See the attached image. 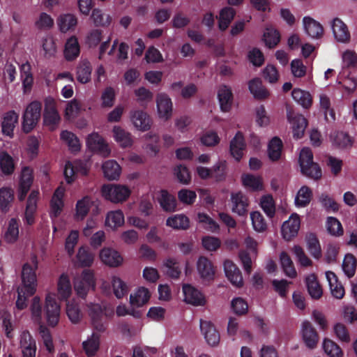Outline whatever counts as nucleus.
Returning <instances> with one entry per match:
<instances>
[{
  "label": "nucleus",
  "instance_id": "obj_1",
  "mask_svg": "<svg viewBox=\"0 0 357 357\" xmlns=\"http://www.w3.org/2000/svg\"><path fill=\"white\" fill-rule=\"evenodd\" d=\"M31 263H25L22 270V287L17 289V299L16 307L18 310H24L27 306V298L33 296L36 291L37 279L36 271L38 268V258L36 255L31 257Z\"/></svg>",
  "mask_w": 357,
  "mask_h": 357
},
{
  "label": "nucleus",
  "instance_id": "obj_2",
  "mask_svg": "<svg viewBox=\"0 0 357 357\" xmlns=\"http://www.w3.org/2000/svg\"><path fill=\"white\" fill-rule=\"evenodd\" d=\"M42 104L40 101L31 102L26 107L22 121L24 132L29 133L36 126L41 117Z\"/></svg>",
  "mask_w": 357,
  "mask_h": 357
},
{
  "label": "nucleus",
  "instance_id": "obj_3",
  "mask_svg": "<svg viewBox=\"0 0 357 357\" xmlns=\"http://www.w3.org/2000/svg\"><path fill=\"white\" fill-rule=\"evenodd\" d=\"M102 197L114 203L122 202L130 196V189L121 185L105 184L101 188Z\"/></svg>",
  "mask_w": 357,
  "mask_h": 357
},
{
  "label": "nucleus",
  "instance_id": "obj_4",
  "mask_svg": "<svg viewBox=\"0 0 357 357\" xmlns=\"http://www.w3.org/2000/svg\"><path fill=\"white\" fill-rule=\"evenodd\" d=\"M96 280L92 271L85 269L82 271L79 278L74 282L75 290L82 298H85L90 289L94 290Z\"/></svg>",
  "mask_w": 357,
  "mask_h": 357
},
{
  "label": "nucleus",
  "instance_id": "obj_5",
  "mask_svg": "<svg viewBox=\"0 0 357 357\" xmlns=\"http://www.w3.org/2000/svg\"><path fill=\"white\" fill-rule=\"evenodd\" d=\"M43 124L49 127L51 130L56 129L59 125L61 117L56 108V103L54 98L47 97L45 99L43 112Z\"/></svg>",
  "mask_w": 357,
  "mask_h": 357
},
{
  "label": "nucleus",
  "instance_id": "obj_6",
  "mask_svg": "<svg viewBox=\"0 0 357 357\" xmlns=\"http://www.w3.org/2000/svg\"><path fill=\"white\" fill-rule=\"evenodd\" d=\"M88 310L93 328L98 332H104L106 330L107 321L105 307L100 304L90 303Z\"/></svg>",
  "mask_w": 357,
  "mask_h": 357
},
{
  "label": "nucleus",
  "instance_id": "obj_7",
  "mask_svg": "<svg viewBox=\"0 0 357 357\" xmlns=\"http://www.w3.org/2000/svg\"><path fill=\"white\" fill-rule=\"evenodd\" d=\"M33 182V170L29 166L22 168L19 183L17 189V198L20 202L25 199Z\"/></svg>",
  "mask_w": 357,
  "mask_h": 357
},
{
  "label": "nucleus",
  "instance_id": "obj_8",
  "mask_svg": "<svg viewBox=\"0 0 357 357\" xmlns=\"http://www.w3.org/2000/svg\"><path fill=\"white\" fill-rule=\"evenodd\" d=\"M61 307L54 296L47 294L45 298V313L48 326H56L59 321Z\"/></svg>",
  "mask_w": 357,
  "mask_h": 357
},
{
  "label": "nucleus",
  "instance_id": "obj_9",
  "mask_svg": "<svg viewBox=\"0 0 357 357\" xmlns=\"http://www.w3.org/2000/svg\"><path fill=\"white\" fill-rule=\"evenodd\" d=\"M86 145L90 150L103 157H107L110 154L108 144L102 137L97 132H93L88 136Z\"/></svg>",
  "mask_w": 357,
  "mask_h": 357
},
{
  "label": "nucleus",
  "instance_id": "obj_10",
  "mask_svg": "<svg viewBox=\"0 0 357 357\" xmlns=\"http://www.w3.org/2000/svg\"><path fill=\"white\" fill-rule=\"evenodd\" d=\"M39 191L33 190L29 194L24 211V221L28 225H33L36 221L37 202L39 197Z\"/></svg>",
  "mask_w": 357,
  "mask_h": 357
},
{
  "label": "nucleus",
  "instance_id": "obj_11",
  "mask_svg": "<svg viewBox=\"0 0 357 357\" xmlns=\"http://www.w3.org/2000/svg\"><path fill=\"white\" fill-rule=\"evenodd\" d=\"M301 220L298 215L292 214L288 220L284 222L281 227L282 237L286 241H291L298 232Z\"/></svg>",
  "mask_w": 357,
  "mask_h": 357
},
{
  "label": "nucleus",
  "instance_id": "obj_12",
  "mask_svg": "<svg viewBox=\"0 0 357 357\" xmlns=\"http://www.w3.org/2000/svg\"><path fill=\"white\" fill-rule=\"evenodd\" d=\"M224 270L226 277L234 286L243 287V280L241 271L232 261L227 259L224 261Z\"/></svg>",
  "mask_w": 357,
  "mask_h": 357
},
{
  "label": "nucleus",
  "instance_id": "obj_13",
  "mask_svg": "<svg viewBox=\"0 0 357 357\" xmlns=\"http://www.w3.org/2000/svg\"><path fill=\"white\" fill-rule=\"evenodd\" d=\"M303 340L307 348L314 349L319 341V335L309 321H304L301 326Z\"/></svg>",
  "mask_w": 357,
  "mask_h": 357
},
{
  "label": "nucleus",
  "instance_id": "obj_14",
  "mask_svg": "<svg viewBox=\"0 0 357 357\" xmlns=\"http://www.w3.org/2000/svg\"><path fill=\"white\" fill-rule=\"evenodd\" d=\"M20 346L22 357H36L37 349L36 340L29 331H24L20 335Z\"/></svg>",
  "mask_w": 357,
  "mask_h": 357
},
{
  "label": "nucleus",
  "instance_id": "obj_15",
  "mask_svg": "<svg viewBox=\"0 0 357 357\" xmlns=\"http://www.w3.org/2000/svg\"><path fill=\"white\" fill-rule=\"evenodd\" d=\"M95 255L88 246L82 245L79 248L73 264L76 267L89 268L94 261Z\"/></svg>",
  "mask_w": 357,
  "mask_h": 357
},
{
  "label": "nucleus",
  "instance_id": "obj_16",
  "mask_svg": "<svg viewBox=\"0 0 357 357\" xmlns=\"http://www.w3.org/2000/svg\"><path fill=\"white\" fill-rule=\"evenodd\" d=\"M19 115L14 110L6 112L1 122V131L3 135L10 138L14 137V129L18 123Z\"/></svg>",
  "mask_w": 357,
  "mask_h": 357
},
{
  "label": "nucleus",
  "instance_id": "obj_17",
  "mask_svg": "<svg viewBox=\"0 0 357 357\" xmlns=\"http://www.w3.org/2000/svg\"><path fill=\"white\" fill-rule=\"evenodd\" d=\"M200 329L209 345L214 347L219 343L220 339L219 332L211 321L201 319Z\"/></svg>",
  "mask_w": 357,
  "mask_h": 357
},
{
  "label": "nucleus",
  "instance_id": "obj_18",
  "mask_svg": "<svg viewBox=\"0 0 357 357\" xmlns=\"http://www.w3.org/2000/svg\"><path fill=\"white\" fill-rule=\"evenodd\" d=\"M184 301L195 306L204 305L205 298L203 294L190 284L183 286Z\"/></svg>",
  "mask_w": 357,
  "mask_h": 357
},
{
  "label": "nucleus",
  "instance_id": "obj_19",
  "mask_svg": "<svg viewBox=\"0 0 357 357\" xmlns=\"http://www.w3.org/2000/svg\"><path fill=\"white\" fill-rule=\"evenodd\" d=\"M15 200V192L11 187L4 186L0 188V212L6 215L13 206Z\"/></svg>",
  "mask_w": 357,
  "mask_h": 357
},
{
  "label": "nucleus",
  "instance_id": "obj_20",
  "mask_svg": "<svg viewBox=\"0 0 357 357\" xmlns=\"http://www.w3.org/2000/svg\"><path fill=\"white\" fill-rule=\"evenodd\" d=\"M130 118L135 127L139 130L146 131L151 127V119L146 112L142 110H135L131 112Z\"/></svg>",
  "mask_w": 357,
  "mask_h": 357
},
{
  "label": "nucleus",
  "instance_id": "obj_21",
  "mask_svg": "<svg viewBox=\"0 0 357 357\" xmlns=\"http://www.w3.org/2000/svg\"><path fill=\"white\" fill-rule=\"evenodd\" d=\"M92 65L86 59H81L76 67V79L77 82L85 84L91 79Z\"/></svg>",
  "mask_w": 357,
  "mask_h": 357
},
{
  "label": "nucleus",
  "instance_id": "obj_22",
  "mask_svg": "<svg viewBox=\"0 0 357 357\" xmlns=\"http://www.w3.org/2000/svg\"><path fill=\"white\" fill-rule=\"evenodd\" d=\"M159 116L168 119L172 114V102L171 98L165 93H159L156 99Z\"/></svg>",
  "mask_w": 357,
  "mask_h": 357
},
{
  "label": "nucleus",
  "instance_id": "obj_23",
  "mask_svg": "<svg viewBox=\"0 0 357 357\" xmlns=\"http://www.w3.org/2000/svg\"><path fill=\"white\" fill-rule=\"evenodd\" d=\"M100 258L105 264L110 267H117L123 261V257L119 252L109 248H104L100 250Z\"/></svg>",
  "mask_w": 357,
  "mask_h": 357
},
{
  "label": "nucleus",
  "instance_id": "obj_24",
  "mask_svg": "<svg viewBox=\"0 0 357 357\" xmlns=\"http://www.w3.org/2000/svg\"><path fill=\"white\" fill-rule=\"evenodd\" d=\"M197 271L201 278L205 280H213L215 270L212 262L206 257H200L197 262Z\"/></svg>",
  "mask_w": 357,
  "mask_h": 357
},
{
  "label": "nucleus",
  "instance_id": "obj_25",
  "mask_svg": "<svg viewBox=\"0 0 357 357\" xmlns=\"http://www.w3.org/2000/svg\"><path fill=\"white\" fill-rule=\"evenodd\" d=\"M245 146L243 134L241 132H237L231 140L229 145L230 153L236 161L239 162L242 158Z\"/></svg>",
  "mask_w": 357,
  "mask_h": 357
},
{
  "label": "nucleus",
  "instance_id": "obj_26",
  "mask_svg": "<svg viewBox=\"0 0 357 357\" xmlns=\"http://www.w3.org/2000/svg\"><path fill=\"white\" fill-rule=\"evenodd\" d=\"M218 98L220 109L222 112H229L231 108L233 93L229 86L222 84L220 86L218 91Z\"/></svg>",
  "mask_w": 357,
  "mask_h": 357
},
{
  "label": "nucleus",
  "instance_id": "obj_27",
  "mask_svg": "<svg viewBox=\"0 0 357 357\" xmlns=\"http://www.w3.org/2000/svg\"><path fill=\"white\" fill-rule=\"evenodd\" d=\"M304 29L306 33L312 38H319L324 33L321 24L313 18L305 16L303 19Z\"/></svg>",
  "mask_w": 357,
  "mask_h": 357
},
{
  "label": "nucleus",
  "instance_id": "obj_28",
  "mask_svg": "<svg viewBox=\"0 0 357 357\" xmlns=\"http://www.w3.org/2000/svg\"><path fill=\"white\" fill-rule=\"evenodd\" d=\"M231 202L233 203L232 211L240 216L247 214L248 200L246 195L241 192L231 194Z\"/></svg>",
  "mask_w": 357,
  "mask_h": 357
},
{
  "label": "nucleus",
  "instance_id": "obj_29",
  "mask_svg": "<svg viewBox=\"0 0 357 357\" xmlns=\"http://www.w3.org/2000/svg\"><path fill=\"white\" fill-rule=\"evenodd\" d=\"M332 29L335 39L341 43H347L350 39V33L347 25L339 18H335L332 22Z\"/></svg>",
  "mask_w": 357,
  "mask_h": 357
},
{
  "label": "nucleus",
  "instance_id": "obj_30",
  "mask_svg": "<svg viewBox=\"0 0 357 357\" xmlns=\"http://www.w3.org/2000/svg\"><path fill=\"white\" fill-rule=\"evenodd\" d=\"M250 92L257 100H264L268 97V91L263 86L260 78L255 77L248 82Z\"/></svg>",
  "mask_w": 357,
  "mask_h": 357
},
{
  "label": "nucleus",
  "instance_id": "obj_31",
  "mask_svg": "<svg viewBox=\"0 0 357 357\" xmlns=\"http://www.w3.org/2000/svg\"><path fill=\"white\" fill-rule=\"evenodd\" d=\"M326 276L333 296L337 299L342 298L345 294L344 288L339 282L337 275L333 272L328 271L326 273Z\"/></svg>",
  "mask_w": 357,
  "mask_h": 357
},
{
  "label": "nucleus",
  "instance_id": "obj_32",
  "mask_svg": "<svg viewBox=\"0 0 357 357\" xmlns=\"http://www.w3.org/2000/svg\"><path fill=\"white\" fill-rule=\"evenodd\" d=\"M80 53V47L77 38L75 36L69 38L66 44L63 51L65 59L72 61L77 59Z\"/></svg>",
  "mask_w": 357,
  "mask_h": 357
},
{
  "label": "nucleus",
  "instance_id": "obj_33",
  "mask_svg": "<svg viewBox=\"0 0 357 357\" xmlns=\"http://www.w3.org/2000/svg\"><path fill=\"white\" fill-rule=\"evenodd\" d=\"M305 284L312 298L318 300L322 296L323 290L315 274L312 273L306 277Z\"/></svg>",
  "mask_w": 357,
  "mask_h": 357
},
{
  "label": "nucleus",
  "instance_id": "obj_34",
  "mask_svg": "<svg viewBox=\"0 0 357 357\" xmlns=\"http://www.w3.org/2000/svg\"><path fill=\"white\" fill-rule=\"evenodd\" d=\"M66 314L73 324H78L82 319L83 314L79 303L75 299L67 301Z\"/></svg>",
  "mask_w": 357,
  "mask_h": 357
},
{
  "label": "nucleus",
  "instance_id": "obj_35",
  "mask_svg": "<svg viewBox=\"0 0 357 357\" xmlns=\"http://www.w3.org/2000/svg\"><path fill=\"white\" fill-rule=\"evenodd\" d=\"M58 294L60 300L67 301L72 294V287L68 275L62 273L57 284Z\"/></svg>",
  "mask_w": 357,
  "mask_h": 357
},
{
  "label": "nucleus",
  "instance_id": "obj_36",
  "mask_svg": "<svg viewBox=\"0 0 357 357\" xmlns=\"http://www.w3.org/2000/svg\"><path fill=\"white\" fill-rule=\"evenodd\" d=\"M236 13V10L230 6L224 7L220 10L218 17V28L220 31H224L229 27Z\"/></svg>",
  "mask_w": 357,
  "mask_h": 357
},
{
  "label": "nucleus",
  "instance_id": "obj_37",
  "mask_svg": "<svg viewBox=\"0 0 357 357\" xmlns=\"http://www.w3.org/2000/svg\"><path fill=\"white\" fill-rule=\"evenodd\" d=\"M283 143L280 137H273L268 144V155L272 162L278 161L281 158Z\"/></svg>",
  "mask_w": 357,
  "mask_h": 357
},
{
  "label": "nucleus",
  "instance_id": "obj_38",
  "mask_svg": "<svg viewBox=\"0 0 357 357\" xmlns=\"http://www.w3.org/2000/svg\"><path fill=\"white\" fill-rule=\"evenodd\" d=\"M0 169L5 176H10L15 172L14 158L6 151L0 152Z\"/></svg>",
  "mask_w": 357,
  "mask_h": 357
},
{
  "label": "nucleus",
  "instance_id": "obj_39",
  "mask_svg": "<svg viewBox=\"0 0 357 357\" xmlns=\"http://www.w3.org/2000/svg\"><path fill=\"white\" fill-rule=\"evenodd\" d=\"M307 248L310 255L316 259L321 257V248L317 235L314 233H309L305 237Z\"/></svg>",
  "mask_w": 357,
  "mask_h": 357
},
{
  "label": "nucleus",
  "instance_id": "obj_40",
  "mask_svg": "<svg viewBox=\"0 0 357 357\" xmlns=\"http://www.w3.org/2000/svg\"><path fill=\"white\" fill-rule=\"evenodd\" d=\"M293 125V136L296 139H301L304 135L305 130L307 126V119L302 114H297L290 120Z\"/></svg>",
  "mask_w": 357,
  "mask_h": 357
},
{
  "label": "nucleus",
  "instance_id": "obj_41",
  "mask_svg": "<svg viewBox=\"0 0 357 357\" xmlns=\"http://www.w3.org/2000/svg\"><path fill=\"white\" fill-rule=\"evenodd\" d=\"M166 225L174 229L186 230L190 227V220L184 214H176L167 219Z\"/></svg>",
  "mask_w": 357,
  "mask_h": 357
},
{
  "label": "nucleus",
  "instance_id": "obj_42",
  "mask_svg": "<svg viewBox=\"0 0 357 357\" xmlns=\"http://www.w3.org/2000/svg\"><path fill=\"white\" fill-rule=\"evenodd\" d=\"M291 96L296 102L305 109L310 108L312 105V97L308 91L300 89H294L291 91Z\"/></svg>",
  "mask_w": 357,
  "mask_h": 357
},
{
  "label": "nucleus",
  "instance_id": "obj_43",
  "mask_svg": "<svg viewBox=\"0 0 357 357\" xmlns=\"http://www.w3.org/2000/svg\"><path fill=\"white\" fill-rule=\"evenodd\" d=\"M93 204L94 201L89 196H85L82 199L78 200L76 204V218L83 220L87 215Z\"/></svg>",
  "mask_w": 357,
  "mask_h": 357
},
{
  "label": "nucleus",
  "instance_id": "obj_44",
  "mask_svg": "<svg viewBox=\"0 0 357 357\" xmlns=\"http://www.w3.org/2000/svg\"><path fill=\"white\" fill-rule=\"evenodd\" d=\"M62 139L68 145L71 153H77L80 151L81 144L78 137L72 132L63 130L60 134Z\"/></svg>",
  "mask_w": 357,
  "mask_h": 357
},
{
  "label": "nucleus",
  "instance_id": "obj_45",
  "mask_svg": "<svg viewBox=\"0 0 357 357\" xmlns=\"http://www.w3.org/2000/svg\"><path fill=\"white\" fill-rule=\"evenodd\" d=\"M102 168L104 176L109 180H116L120 176L121 167L114 160H110L105 162Z\"/></svg>",
  "mask_w": 357,
  "mask_h": 357
},
{
  "label": "nucleus",
  "instance_id": "obj_46",
  "mask_svg": "<svg viewBox=\"0 0 357 357\" xmlns=\"http://www.w3.org/2000/svg\"><path fill=\"white\" fill-rule=\"evenodd\" d=\"M113 135L115 140L121 147H130L132 144V139L130 132L126 131L120 126H114L113 128Z\"/></svg>",
  "mask_w": 357,
  "mask_h": 357
},
{
  "label": "nucleus",
  "instance_id": "obj_47",
  "mask_svg": "<svg viewBox=\"0 0 357 357\" xmlns=\"http://www.w3.org/2000/svg\"><path fill=\"white\" fill-rule=\"evenodd\" d=\"M312 191L307 185L302 186L298 191L295 198V204L298 207H305L311 202Z\"/></svg>",
  "mask_w": 357,
  "mask_h": 357
},
{
  "label": "nucleus",
  "instance_id": "obj_48",
  "mask_svg": "<svg viewBox=\"0 0 357 357\" xmlns=\"http://www.w3.org/2000/svg\"><path fill=\"white\" fill-rule=\"evenodd\" d=\"M227 174V165L226 160H219L211 167V178L216 182L225 181Z\"/></svg>",
  "mask_w": 357,
  "mask_h": 357
},
{
  "label": "nucleus",
  "instance_id": "obj_49",
  "mask_svg": "<svg viewBox=\"0 0 357 357\" xmlns=\"http://www.w3.org/2000/svg\"><path fill=\"white\" fill-rule=\"evenodd\" d=\"M150 298V292L145 287H140L135 293L130 296V303L131 305L141 307L146 303Z\"/></svg>",
  "mask_w": 357,
  "mask_h": 357
},
{
  "label": "nucleus",
  "instance_id": "obj_50",
  "mask_svg": "<svg viewBox=\"0 0 357 357\" xmlns=\"http://www.w3.org/2000/svg\"><path fill=\"white\" fill-rule=\"evenodd\" d=\"M263 40L266 46L270 49L274 48L280 41V33L277 29L268 27L264 33Z\"/></svg>",
  "mask_w": 357,
  "mask_h": 357
},
{
  "label": "nucleus",
  "instance_id": "obj_51",
  "mask_svg": "<svg viewBox=\"0 0 357 357\" xmlns=\"http://www.w3.org/2000/svg\"><path fill=\"white\" fill-rule=\"evenodd\" d=\"M280 264L285 275L291 278H294L297 273L294 263L286 252H282L280 256Z\"/></svg>",
  "mask_w": 357,
  "mask_h": 357
},
{
  "label": "nucleus",
  "instance_id": "obj_52",
  "mask_svg": "<svg viewBox=\"0 0 357 357\" xmlns=\"http://www.w3.org/2000/svg\"><path fill=\"white\" fill-rule=\"evenodd\" d=\"M96 26H107L110 24L112 18L109 15L103 13L101 9L94 8L91 16Z\"/></svg>",
  "mask_w": 357,
  "mask_h": 357
},
{
  "label": "nucleus",
  "instance_id": "obj_53",
  "mask_svg": "<svg viewBox=\"0 0 357 357\" xmlns=\"http://www.w3.org/2000/svg\"><path fill=\"white\" fill-rule=\"evenodd\" d=\"M159 203L165 211L172 212L175 211L176 208V198L171 195L167 190H161V197L159 199Z\"/></svg>",
  "mask_w": 357,
  "mask_h": 357
},
{
  "label": "nucleus",
  "instance_id": "obj_54",
  "mask_svg": "<svg viewBox=\"0 0 357 357\" xmlns=\"http://www.w3.org/2000/svg\"><path fill=\"white\" fill-rule=\"evenodd\" d=\"M19 223L17 218H12L9 222L5 234V239L8 243L15 242L19 236Z\"/></svg>",
  "mask_w": 357,
  "mask_h": 357
},
{
  "label": "nucleus",
  "instance_id": "obj_55",
  "mask_svg": "<svg viewBox=\"0 0 357 357\" xmlns=\"http://www.w3.org/2000/svg\"><path fill=\"white\" fill-rule=\"evenodd\" d=\"M315 162L313 161V153L310 149L303 148L299 155V165L301 173H307V167H309V165H312Z\"/></svg>",
  "mask_w": 357,
  "mask_h": 357
},
{
  "label": "nucleus",
  "instance_id": "obj_56",
  "mask_svg": "<svg viewBox=\"0 0 357 357\" xmlns=\"http://www.w3.org/2000/svg\"><path fill=\"white\" fill-rule=\"evenodd\" d=\"M315 162L313 161V153L310 149L303 148L299 155V165L301 173H307V167H309V165H312Z\"/></svg>",
  "mask_w": 357,
  "mask_h": 357
},
{
  "label": "nucleus",
  "instance_id": "obj_57",
  "mask_svg": "<svg viewBox=\"0 0 357 357\" xmlns=\"http://www.w3.org/2000/svg\"><path fill=\"white\" fill-rule=\"evenodd\" d=\"M260 206L266 215L272 218L275 214V204L271 195H263L260 200Z\"/></svg>",
  "mask_w": 357,
  "mask_h": 357
},
{
  "label": "nucleus",
  "instance_id": "obj_58",
  "mask_svg": "<svg viewBox=\"0 0 357 357\" xmlns=\"http://www.w3.org/2000/svg\"><path fill=\"white\" fill-rule=\"evenodd\" d=\"M82 346L88 356H93L99 349L100 335L93 333L90 339L82 343Z\"/></svg>",
  "mask_w": 357,
  "mask_h": 357
},
{
  "label": "nucleus",
  "instance_id": "obj_59",
  "mask_svg": "<svg viewBox=\"0 0 357 357\" xmlns=\"http://www.w3.org/2000/svg\"><path fill=\"white\" fill-rule=\"evenodd\" d=\"M357 265V261L352 254H347L342 263V269L345 275L349 278H352L355 273Z\"/></svg>",
  "mask_w": 357,
  "mask_h": 357
},
{
  "label": "nucleus",
  "instance_id": "obj_60",
  "mask_svg": "<svg viewBox=\"0 0 357 357\" xmlns=\"http://www.w3.org/2000/svg\"><path fill=\"white\" fill-rule=\"evenodd\" d=\"M77 23V17L73 14L61 15L58 20V24L61 32L66 33L75 27Z\"/></svg>",
  "mask_w": 357,
  "mask_h": 357
},
{
  "label": "nucleus",
  "instance_id": "obj_61",
  "mask_svg": "<svg viewBox=\"0 0 357 357\" xmlns=\"http://www.w3.org/2000/svg\"><path fill=\"white\" fill-rule=\"evenodd\" d=\"M197 220L205 229L213 233L218 231L220 229L218 224L205 213H198Z\"/></svg>",
  "mask_w": 357,
  "mask_h": 357
},
{
  "label": "nucleus",
  "instance_id": "obj_62",
  "mask_svg": "<svg viewBox=\"0 0 357 357\" xmlns=\"http://www.w3.org/2000/svg\"><path fill=\"white\" fill-rule=\"evenodd\" d=\"M324 352L329 357H342L343 352L341 348L333 341L329 339H324L323 342Z\"/></svg>",
  "mask_w": 357,
  "mask_h": 357
},
{
  "label": "nucleus",
  "instance_id": "obj_63",
  "mask_svg": "<svg viewBox=\"0 0 357 357\" xmlns=\"http://www.w3.org/2000/svg\"><path fill=\"white\" fill-rule=\"evenodd\" d=\"M113 291L118 298L124 297L128 293L127 284L119 277L114 276L112 280Z\"/></svg>",
  "mask_w": 357,
  "mask_h": 357
},
{
  "label": "nucleus",
  "instance_id": "obj_64",
  "mask_svg": "<svg viewBox=\"0 0 357 357\" xmlns=\"http://www.w3.org/2000/svg\"><path fill=\"white\" fill-rule=\"evenodd\" d=\"M326 228L328 232L335 236H340L343 234L344 230L340 222L334 217H328L326 220Z\"/></svg>",
  "mask_w": 357,
  "mask_h": 357
}]
</instances>
